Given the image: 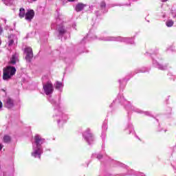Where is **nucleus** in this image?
Masks as SVG:
<instances>
[{
  "label": "nucleus",
  "instance_id": "nucleus-1",
  "mask_svg": "<svg viewBox=\"0 0 176 176\" xmlns=\"http://www.w3.org/2000/svg\"><path fill=\"white\" fill-rule=\"evenodd\" d=\"M35 142L33 144V151L32 152V156L33 157H38L41 159V155L43 153V149L42 148V144L44 140L41 138L39 135L34 136Z\"/></svg>",
  "mask_w": 176,
  "mask_h": 176
},
{
  "label": "nucleus",
  "instance_id": "nucleus-24",
  "mask_svg": "<svg viewBox=\"0 0 176 176\" xmlns=\"http://www.w3.org/2000/svg\"><path fill=\"white\" fill-rule=\"evenodd\" d=\"M2 148H3V146L0 144V151L2 149Z\"/></svg>",
  "mask_w": 176,
  "mask_h": 176
},
{
  "label": "nucleus",
  "instance_id": "nucleus-28",
  "mask_svg": "<svg viewBox=\"0 0 176 176\" xmlns=\"http://www.w3.org/2000/svg\"><path fill=\"white\" fill-rule=\"evenodd\" d=\"M162 2H166L167 0H162Z\"/></svg>",
  "mask_w": 176,
  "mask_h": 176
},
{
  "label": "nucleus",
  "instance_id": "nucleus-2",
  "mask_svg": "<svg viewBox=\"0 0 176 176\" xmlns=\"http://www.w3.org/2000/svg\"><path fill=\"white\" fill-rule=\"evenodd\" d=\"M14 74H16V68L12 66H8L6 68L3 69V80H9Z\"/></svg>",
  "mask_w": 176,
  "mask_h": 176
},
{
  "label": "nucleus",
  "instance_id": "nucleus-20",
  "mask_svg": "<svg viewBox=\"0 0 176 176\" xmlns=\"http://www.w3.org/2000/svg\"><path fill=\"white\" fill-rule=\"evenodd\" d=\"M100 6H101V8H105V6H106L105 2H102L100 3Z\"/></svg>",
  "mask_w": 176,
  "mask_h": 176
},
{
  "label": "nucleus",
  "instance_id": "nucleus-14",
  "mask_svg": "<svg viewBox=\"0 0 176 176\" xmlns=\"http://www.w3.org/2000/svg\"><path fill=\"white\" fill-rule=\"evenodd\" d=\"M19 17L23 19L25 17V10L24 8H20L19 10Z\"/></svg>",
  "mask_w": 176,
  "mask_h": 176
},
{
  "label": "nucleus",
  "instance_id": "nucleus-30",
  "mask_svg": "<svg viewBox=\"0 0 176 176\" xmlns=\"http://www.w3.org/2000/svg\"><path fill=\"white\" fill-rule=\"evenodd\" d=\"M0 45H1V41H0Z\"/></svg>",
  "mask_w": 176,
  "mask_h": 176
},
{
  "label": "nucleus",
  "instance_id": "nucleus-6",
  "mask_svg": "<svg viewBox=\"0 0 176 176\" xmlns=\"http://www.w3.org/2000/svg\"><path fill=\"white\" fill-rule=\"evenodd\" d=\"M25 53L26 54L25 60L28 61H31V58L34 57V54L32 53V48L28 47L25 49Z\"/></svg>",
  "mask_w": 176,
  "mask_h": 176
},
{
  "label": "nucleus",
  "instance_id": "nucleus-22",
  "mask_svg": "<svg viewBox=\"0 0 176 176\" xmlns=\"http://www.w3.org/2000/svg\"><path fill=\"white\" fill-rule=\"evenodd\" d=\"M3 32V29H2V27L0 26V34Z\"/></svg>",
  "mask_w": 176,
  "mask_h": 176
},
{
  "label": "nucleus",
  "instance_id": "nucleus-23",
  "mask_svg": "<svg viewBox=\"0 0 176 176\" xmlns=\"http://www.w3.org/2000/svg\"><path fill=\"white\" fill-rule=\"evenodd\" d=\"M97 157H98V159H101V157H102V155H98Z\"/></svg>",
  "mask_w": 176,
  "mask_h": 176
},
{
  "label": "nucleus",
  "instance_id": "nucleus-4",
  "mask_svg": "<svg viewBox=\"0 0 176 176\" xmlns=\"http://www.w3.org/2000/svg\"><path fill=\"white\" fill-rule=\"evenodd\" d=\"M43 90H44V93H45V94L47 96H49L50 94H52V93H53V84H52V82L48 81L47 83L43 85Z\"/></svg>",
  "mask_w": 176,
  "mask_h": 176
},
{
  "label": "nucleus",
  "instance_id": "nucleus-26",
  "mask_svg": "<svg viewBox=\"0 0 176 176\" xmlns=\"http://www.w3.org/2000/svg\"><path fill=\"white\" fill-rule=\"evenodd\" d=\"M2 20L5 23V24H6V19H2Z\"/></svg>",
  "mask_w": 176,
  "mask_h": 176
},
{
  "label": "nucleus",
  "instance_id": "nucleus-17",
  "mask_svg": "<svg viewBox=\"0 0 176 176\" xmlns=\"http://www.w3.org/2000/svg\"><path fill=\"white\" fill-rule=\"evenodd\" d=\"M3 142H10V136L9 135H5L3 137Z\"/></svg>",
  "mask_w": 176,
  "mask_h": 176
},
{
  "label": "nucleus",
  "instance_id": "nucleus-29",
  "mask_svg": "<svg viewBox=\"0 0 176 176\" xmlns=\"http://www.w3.org/2000/svg\"><path fill=\"white\" fill-rule=\"evenodd\" d=\"M33 1H36V0H33Z\"/></svg>",
  "mask_w": 176,
  "mask_h": 176
},
{
  "label": "nucleus",
  "instance_id": "nucleus-16",
  "mask_svg": "<svg viewBox=\"0 0 176 176\" xmlns=\"http://www.w3.org/2000/svg\"><path fill=\"white\" fill-rule=\"evenodd\" d=\"M166 25L168 27H173V25H174V22L173 21V20H168L166 21Z\"/></svg>",
  "mask_w": 176,
  "mask_h": 176
},
{
  "label": "nucleus",
  "instance_id": "nucleus-3",
  "mask_svg": "<svg viewBox=\"0 0 176 176\" xmlns=\"http://www.w3.org/2000/svg\"><path fill=\"white\" fill-rule=\"evenodd\" d=\"M102 41H118L120 42H127L128 43L133 44V40H130L129 38H122V37H106L102 38Z\"/></svg>",
  "mask_w": 176,
  "mask_h": 176
},
{
  "label": "nucleus",
  "instance_id": "nucleus-18",
  "mask_svg": "<svg viewBox=\"0 0 176 176\" xmlns=\"http://www.w3.org/2000/svg\"><path fill=\"white\" fill-rule=\"evenodd\" d=\"M58 31L60 35H63V34H65V29H64V28H59Z\"/></svg>",
  "mask_w": 176,
  "mask_h": 176
},
{
  "label": "nucleus",
  "instance_id": "nucleus-21",
  "mask_svg": "<svg viewBox=\"0 0 176 176\" xmlns=\"http://www.w3.org/2000/svg\"><path fill=\"white\" fill-rule=\"evenodd\" d=\"M138 176H145V175H144V173H138Z\"/></svg>",
  "mask_w": 176,
  "mask_h": 176
},
{
  "label": "nucleus",
  "instance_id": "nucleus-7",
  "mask_svg": "<svg viewBox=\"0 0 176 176\" xmlns=\"http://www.w3.org/2000/svg\"><path fill=\"white\" fill-rule=\"evenodd\" d=\"M34 16H35V12L34 10H29L25 13V19L27 21H31L34 19Z\"/></svg>",
  "mask_w": 176,
  "mask_h": 176
},
{
  "label": "nucleus",
  "instance_id": "nucleus-5",
  "mask_svg": "<svg viewBox=\"0 0 176 176\" xmlns=\"http://www.w3.org/2000/svg\"><path fill=\"white\" fill-rule=\"evenodd\" d=\"M83 137L85 140H86V141L88 142V144H91L94 140L93 138V134L90 133V129H87L85 132H84Z\"/></svg>",
  "mask_w": 176,
  "mask_h": 176
},
{
  "label": "nucleus",
  "instance_id": "nucleus-8",
  "mask_svg": "<svg viewBox=\"0 0 176 176\" xmlns=\"http://www.w3.org/2000/svg\"><path fill=\"white\" fill-rule=\"evenodd\" d=\"M55 113H58V116L60 118V119L58 120V123H60V122H63V123H65V122H67V116L63 114L60 110H56Z\"/></svg>",
  "mask_w": 176,
  "mask_h": 176
},
{
  "label": "nucleus",
  "instance_id": "nucleus-11",
  "mask_svg": "<svg viewBox=\"0 0 176 176\" xmlns=\"http://www.w3.org/2000/svg\"><path fill=\"white\" fill-rule=\"evenodd\" d=\"M17 61H19V58H18L17 54L12 55V58L10 59V63L11 64H12V65H14V64H16L17 63Z\"/></svg>",
  "mask_w": 176,
  "mask_h": 176
},
{
  "label": "nucleus",
  "instance_id": "nucleus-27",
  "mask_svg": "<svg viewBox=\"0 0 176 176\" xmlns=\"http://www.w3.org/2000/svg\"><path fill=\"white\" fill-rule=\"evenodd\" d=\"M145 115H149L148 112H145Z\"/></svg>",
  "mask_w": 176,
  "mask_h": 176
},
{
  "label": "nucleus",
  "instance_id": "nucleus-15",
  "mask_svg": "<svg viewBox=\"0 0 176 176\" xmlns=\"http://www.w3.org/2000/svg\"><path fill=\"white\" fill-rule=\"evenodd\" d=\"M5 5L7 6H11V5H13V0H3Z\"/></svg>",
  "mask_w": 176,
  "mask_h": 176
},
{
  "label": "nucleus",
  "instance_id": "nucleus-25",
  "mask_svg": "<svg viewBox=\"0 0 176 176\" xmlns=\"http://www.w3.org/2000/svg\"><path fill=\"white\" fill-rule=\"evenodd\" d=\"M2 102L0 101V108H2Z\"/></svg>",
  "mask_w": 176,
  "mask_h": 176
},
{
  "label": "nucleus",
  "instance_id": "nucleus-9",
  "mask_svg": "<svg viewBox=\"0 0 176 176\" xmlns=\"http://www.w3.org/2000/svg\"><path fill=\"white\" fill-rule=\"evenodd\" d=\"M85 8H86V4H83L82 3H78L76 7H75V10L77 11V12H82V10L83 9H85Z\"/></svg>",
  "mask_w": 176,
  "mask_h": 176
},
{
  "label": "nucleus",
  "instance_id": "nucleus-10",
  "mask_svg": "<svg viewBox=\"0 0 176 176\" xmlns=\"http://www.w3.org/2000/svg\"><path fill=\"white\" fill-rule=\"evenodd\" d=\"M13 100H12L10 98H8L6 102V107L7 108H13Z\"/></svg>",
  "mask_w": 176,
  "mask_h": 176
},
{
  "label": "nucleus",
  "instance_id": "nucleus-13",
  "mask_svg": "<svg viewBox=\"0 0 176 176\" xmlns=\"http://www.w3.org/2000/svg\"><path fill=\"white\" fill-rule=\"evenodd\" d=\"M55 87L57 90H61L64 87V85H63V82L57 81L55 83Z\"/></svg>",
  "mask_w": 176,
  "mask_h": 176
},
{
  "label": "nucleus",
  "instance_id": "nucleus-12",
  "mask_svg": "<svg viewBox=\"0 0 176 176\" xmlns=\"http://www.w3.org/2000/svg\"><path fill=\"white\" fill-rule=\"evenodd\" d=\"M9 39H10V41H9V43H8V45L12 46V45H13V43H14V41L16 39V36H14L13 34L10 35L9 36Z\"/></svg>",
  "mask_w": 176,
  "mask_h": 176
},
{
  "label": "nucleus",
  "instance_id": "nucleus-19",
  "mask_svg": "<svg viewBox=\"0 0 176 176\" xmlns=\"http://www.w3.org/2000/svg\"><path fill=\"white\" fill-rule=\"evenodd\" d=\"M157 68L159 69H161L162 71H164V69H166V66H163L162 65H158Z\"/></svg>",
  "mask_w": 176,
  "mask_h": 176
}]
</instances>
